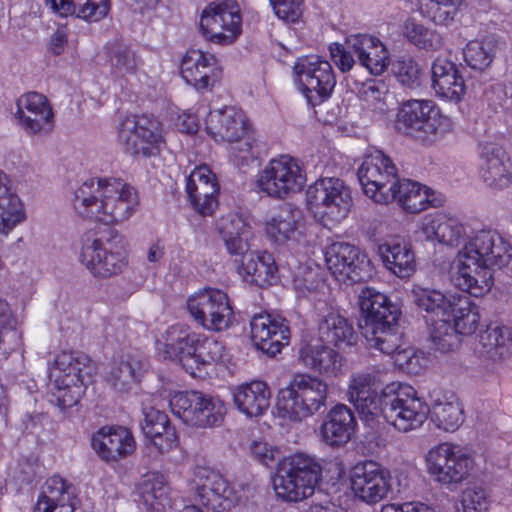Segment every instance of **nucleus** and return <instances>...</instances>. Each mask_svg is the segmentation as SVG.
Returning <instances> with one entry per match:
<instances>
[{
	"label": "nucleus",
	"instance_id": "nucleus-1",
	"mask_svg": "<svg viewBox=\"0 0 512 512\" xmlns=\"http://www.w3.org/2000/svg\"><path fill=\"white\" fill-rule=\"evenodd\" d=\"M512 259V245L496 230L481 229L459 250L450 266L453 284L474 297L493 285L492 267L502 268Z\"/></svg>",
	"mask_w": 512,
	"mask_h": 512
},
{
	"label": "nucleus",
	"instance_id": "nucleus-2",
	"mask_svg": "<svg viewBox=\"0 0 512 512\" xmlns=\"http://www.w3.org/2000/svg\"><path fill=\"white\" fill-rule=\"evenodd\" d=\"M357 175L365 195L375 203L396 200L405 211L413 214L440 205L430 188L409 179H399L396 166L381 151L367 155Z\"/></svg>",
	"mask_w": 512,
	"mask_h": 512
},
{
	"label": "nucleus",
	"instance_id": "nucleus-3",
	"mask_svg": "<svg viewBox=\"0 0 512 512\" xmlns=\"http://www.w3.org/2000/svg\"><path fill=\"white\" fill-rule=\"evenodd\" d=\"M75 211L82 217L116 224L128 220L139 200L136 190L120 178H90L74 192Z\"/></svg>",
	"mask_w": 512,
	"mask_h": 512
},
{
	"label": "nucleus",
	"instance_id": "nucleus-4",
	"mask_svg": "<svg viewBox=\"0 0 512 512\" xmlns=\"http://www.w3.org/2000/svg\"><path fill=\"white\" fill-rule=\"evenodd\" d=\"M95 367L91 359L80 352L57 355L50 371L49 401L61 410L76 405L85 392L86 381Z\"/></svg>",
	"mask_w": 512,
	"mask_h": 512
},
{
	"label": "nucleus",
	"instance_id": "nucleus-5",
	"mask_svg": "<svg viewBox=\"0 0 512 512\" xmlns=\"http://www.w3.org/2000/svg\"><path fill=\"white\" fill-rule=\"evenodd\" d=\"M321 478L322 467L316 458L298 452L278 463L273 488L279 500L298 503L314 495Z\"/></svg>",
	"mask_w": 512,
	"mask_h": 512
},
{
	"label": "nucleus",
	"instance_id": "nucleus-6",
	"mask_svg": "<svg viewBox=\"0 0 512 512\" xmlns=\"http://www.w3.org/2000/svg\"><path fill=\"white\" fill-rule=\"evenodd\" d=\"M396 129L423 144L432 145L453 130L449 117L431 100L411 99L402 103L396 121Z\"/></svg>",
	"mask_w": 512,
	"mask_h": 512
},
{
	"label": "nucleus",
	"instance_id": "nucleus-7",
	"mask_svg": "<svg viewBox=\"0 0 512 512\" xmlns=\"http://www.w3.org/2000/svg\"><path fill=\"white\" fill-rule=\"evenodd\" d=\"M279 395V416L289 421L300 422L325 408L328 384L318 376L299 373L293 376Z\"/></svg>",
	"mask_w": 512,
	"mask_h": 512
},
{
	"label": "nucleus",
	"instance_id": "nucleus-8",
	"mask_svg": "<svg viewBox=\"0 0 512 512\" xmlns=\"http://www.w3.org/2000/svg\"><path fill=\"white\" fill-rule=\"evenodd\" d=\"M80 261L95 277L118 275L128 265L126 241L117 231L108 228L92 240H85Z\"/></svg>",
	"mask_w": 512,
	"mask_h": 512
},
{
	"label": "nucleus",
	"instance_id": "nucleus-9",
	"mask_svg": "<svg viewBox=\"0 0 512 512\" xmlns=\"http://www.w3.org/2000/svg\"><path fill=\"white\" fill-rule=\"evenodd\" d=\"M478 306L466 296L457 295L450 316L436 320L430 327V339L441 353L455 351L461 344V336L472 335L478 328Z\"/></svg>",
	"mask_w": 512,
	"mask_h": 512
},
{
	"label": "nucleus",
	"instance_id": "nucleus-10",
	"mask_svg": "<svg viewBox=\"0 0 512 512\" xmlns=\"http://www.w3.org/2000/svg\"><path fill=\"white\" fill-rule=\"evenodd\" d=\"M169 406L183 423L202 429L220 426L227 413L225 402L218 396L197 390L175 393L170 398Z\"/></svg>",
	"mask_w": 512,
	"mask_h": 512
},
{
	"label": "nucleus",
	"instance_id": "nucleus-11",
	"mask_svg": "<svg viewBox=\"0 0 512 512\" xmlns=\"http://www.w3.org/2000/svg\"><path fill=\"white\" fill-rule=\"evenodd\" d=\"M118 141L124 152L135 159L157 156L164 144L163 125L157 117H126L118 128Z\"/></svg>",
	"mask_w": 512,
	"mask_h": 512
},
{
	"label": "nucleus",
	"instance_id": "nucleus-12",
	"mask_svg": "<svg viewBox=\"0 0 512 512\" xmlns=\"http://www.w3.org/2000/svg\"><path fill=\"white\" fill-rule=\"evenodd\" d=\"M429 414L428 405L411 386H386L382 390V416L400 432L419 428Z\"/></svg>",
	"mask_w": 512,
	"mask_h": 512
},
{
	"label": "nucleus",
	"instance_id": "nucleus-13",
	"mask_svg": "<svg viewBox=\"0 0 512 512\" xmlns=\"http://www.w3.org/2000/svg\"><path fill=\"white\" fill-rule=\"evenodd\" d=\"M307 203L325 225L340 223L347 218L353 205L350 188L343 180L321 178L306 191Z\"/></svg>",
	"mask_w": 512,
	"mask_h": 512
},
{
	"label": "nucleus",
	"instance_id": "nucleus-14",
	"mask_svg": "<svg viewBox=\"0 0 512 512\" xmlns=\"http://www.w3.org/2000/svg\"><path fill=\"white\" fill-rule=\"evenodd\" d=\"M186 305L194 321L207 331L223 332L234 323L235 316L230 298L221 289H201L189 296Z\"/></svg>",
	"mask_w": 512,
	"mask_h": 512
},
{
	"label": "nucleus",
	"instance_id": "nucleus-15",
	"mask_svg": "<svg viewBox=\"0 0 512 512\" xmlns=\"http://www.w3.org/2000/svg\"><path fill=\"white\" fill-rule=\"evenodd\" d=\"M293 72L295 84L311 106L331 96L336 77L329 61L317 55L300 57L294 63Z\"/></svg>",
	"mask_w": 512,
	"mask_h": 512
},
{
	"label": "nucleus",
	"instance_id": "nucleus-16",
	"mask_svg": "<svg viewBox=\"0 0 512 512\" xmlns=\"http://www.w3.org/2000/svg\"><path fill=\"white\" fill-rule=\"evenodd\" d=\"M305 183L306 174L299 161L286 154L270 159L256 181L259 191L274 199L301 191Z\"/></svg>",
	"mask_w": 512,
	"mask_h": 512
},
{
	"label": "nucleus",
	"instance_id": "nucleus-17",
	"mask_svg": "<svg viewBox=\"0 0 512 512\" xmlns=\"http://www.w3.org/2000/svg\"><path fill=\"white\" fill-rule=\"evenodd\" d=\"M426 462L433 479L448 486L467 479L474 466V460L465 448L447 442L430 449Z\"/></svg>",
	"mask_w": 512,
	"mask_h": 512
},
{
	"label": "nucleus",
	"instance_id": "nucleus-18",
	"mask_svg": "<svg viewBox=\"0 0 512 512\" xmlns=\"http://www.w3.org/2000/svg\"><path fill=\"white\" fill-rule=\"evenodd\" d=\"M201 30L210 42L230 45L241 34L242 15L236 0L209 4L202 12Z\"/></svg>",
	"mask_w": 512,
	"mask_h": 512
},
{
	"label": "nucleus",
	"instance_id": "nucleus-19",
	"mask_svg": "<svg viewBox=\"0 0 512 512\" xmlns=\"http://www.w3.org/2000/svg\"><path fill=\"white\" fill-rule=\"evenodd\" d=\"M391 473L382 464L365 460L350 470V484L354 496L368 505H375L388 497L392 489Z\"/></svg>",
	"mask_w": 512,
	"mask_h": 512
},
{
	"label": "nucleus",
	"instance_id": "nucleus-20",
	"mask_svg": "<svg viewBox=\"0 0 512 512\" xmlns=\"http://www.w3.org/2000/svg\"><path fill=\"white\" fill-rule=\"evenodd\" d=\"M192 486L200 503L215 512L230 510L237 501L234 488L217 471L209 467L194 469Z\"/></svg>",
	"mask_w": 512,
	"mask_h": 512
},
{
	"label": "nucleus",
	"instance_id": "nucleus-21",
	"mask_svg": "<svg viewBox=\"0 0 512 512\" xmlns=\"http://www.w3.org/2000/svg\"><path fill=\"white\" fill-rule=\"evenodd\" d=\"M15 119L29 136L49 135L55 127V115L48 98L32 91L21 95L16 101Z\"/></svg>",
	"mask_w": 512,
	"mask_h": 512
},
{
	"label": "nucleus",
	"instance_id": "nucleus-22",
	"mask_svg": "<svg viewBox=\"0 0 512 512\" xmlns=\"http://www.w3.org/2000/svg\"><path fill=\"white\" fill-rule=\"evenodd\" d=\"M324 256L328 270L339 281L360 282L369 276V260L354 245L332 243L326 248Z\"/></svg>",
	"mask_w": 512,
	"mask_h": 512
},
{
	"label": "nucleus",
	"instance_id": "nucleus-23",
	"mask_svg": "<svg viewBox=\"0 0 512 512\" xmlns=\"http://www.w3.org/2000/svg\"><path fill=\"white\" fill-rule=\"evenodd\" d=\"M251 339L256 348L275 356L289 344L290 328L285 318L277 314L261 313L250 322Z\"/></svg>",
	"mask_w": 512,
	"mask_h": 512
},
{
	"label": "nucleus",
	"instance_id": "nucleus-24",
	"mask_svg": "<svg viewBox=\"0 0 512 512\" xmlns=\"http://www.w3.org/2000/svg\"><path fill=\"white\" fill-rule=\"evenodd\" d=\"M219 185L206 165L193 169L186 179V193L193 209L202 216H212L218 207Z\"/></svg>",
	"mask_w": 512,
	"mask_h": 512
},
{
	"label": "nucleus",
	"instance_id": "nucleus-25",
	"mask_svg": "<svg viewBox=\"0 0 512 512\" xmlns=\"http://www.w3.org/2000/svg\"><path fill=\"white\" fill-rule=\"evenodd\" d=\"M480 176L483 182L497 190L512 185V163L505 149L497 143L480 146Z\"/></svg>",
	"mask_w": 512,
	"mask_h": 512
},
{
	"label": "nucleus",
	"instance_id": "nucleus-26",
	"mask_svg": "<svg viewBox=\"0 0 512 512\" xmlns=\"http://www.w3.org/2000/svg\"><path fill=\"white\" fill-rule=\"evenodd\" d=\"M200 342L201 334L192 331L189 326L181 323L172 325L163 335L164 358L180 361L191 375H195L191 362Z\"/></svg>",
	"mask_w": 512,
	"mask_h": 512
},
{
	"label": "nucleus",
	"instance_id": "nucleus-27",
	"mask_svg": "<svg viewBox=\"0 0 512 512\" xmlns=\"http://www.w3.org/2000/svg\"><path fill=\"white\" fill-rule=\"evenodd\" d=\"M299 361L305 368L326 379L338 378L345 373V358L327 344L303 345L299 350Z\"/></svg>",
	"mask_w": 512,
	"mask_h": 512
},
{
	"label": "nucleus",
	"instance_id": "nucleus-28",
	"mask_svg": "<svg viewBox=\"0 0 512 512\" xmlns=\"http://www.w3.org/2000/svg\"><path fill=\"white\" fill-rule=\"evenodd\" d=\"M220 74L221 70L213 54L190 49L182 59L181 75L196 90H204L213 86Z\"/></svg>",
	"mask_w": 512,
	"mask_h": 512
},
{
	"label": "nucleus",
	"instance_id": "nucleus-29",
	"mask_svg": "<svg viewBox=\"0 0 512 512\" xmlns=\"http://www.w3.org/2000/svg\"><path fill=\"white\" fill-rule=\"evenodd\" d=\"M75 489L66 479L54 475L42 485L34 512H74Z\"/></svg>",
	"mask_w": 512,
	"mask_h": 512
},
{
	"label": "nucleus",
	"instance_id": "nucleus-30",
	"mask_svg": "<svg viewBox=\"0 0 512 512\" xmlns=\"http://www.w3.org/2000/svg\"><path fill=\"white\" fill-rule=\"evenodd\" d=\"M92 447L104 461H117L132 454L136 444L125 427H103L92 437Z\"/></svg>",
	"mask_w": 512,
	"mask_h": 512
},
{
	"label": "nucleus",
	"instance_id": "nucleus-31",
	"mask_svg": "<svg viewBox=\"0 0 512 512\" xmlns=\"http://www.w3.org/2000/svg\"><path fill=\"white\" fill-rule=\"evenodd\" d=\"M348 48L353 51L361 66L372 75H381L389 66L390 54L378 38L368 34L350 35Z\"/></svg>",
	"mask_w": 512,
	"mask_h": 512
},
{
	"label": "nucleus",
	"instance_id": "nucleus-32",
	"mask_svg": "<svg viewBox=\"0 0 512 512\" xmlns=\"http://www.w3.org/2000/svg\"><path fill=\"white\" fill-rule=\"evenodd\" d=\"M421 230L427 240H436L448 246L460 245L467 236L465 225L458 218L444 212L425 215Z\"/></svg>",
	"mask_w": 512,
	"mask_h": 512
},
{
	"label": "nucleus",
	"instance_id": "nucleus-33",
	"mask_svg": "<svg viewBox=\"0 0 512 512\" xmlns=\"http://www.w3.org/2000/svg\"><path fill=\"white\" fill-rule=\"evenodd\" d=\"M378 252L385 268L395 276L404 279L415 272V253L404 239H388L378 246Z\"/></svg>",
	"mask_w": 512,
	"mask_h": 512
},
{
	"label": "nucleus",
	"instance_id": "nucleus-34",
	"mask_svg": "<svg viewBox=\"0 0 512 512\" xmlns=\"http://www.w3.org/2000/svg\"><path fill=\"white\" fill-rule=\"evenodd\" d=\"M396 314H388L386 320L379 324H360V329L367 344L384 354L397 355L401 351L402 333L398 326Z\"/></svg>",
	"mask_w": 512,
	"mask_h": 512
},
{
	"label": "nucleus",
	"instance_id": "nucleus-35",
	"mask_svg": "<svg viewBox=\"0 0 512 512\" xmlns=\"http://www.w3.org/2000/svg\"><path fill=\"white\" fill-rule=\"evenodd\" d=\"M206 130L216 141H234L248 130L244 113L235 107L211 111L206 118Z\"/></svg>",
	"mask_w": 512,
	"mask_h": 512
},
{
	"label": "nucleus",
	"instance_id": "nucleus-36",
	"mask_svg": "<svg viewBox=\"0 0 512 512\" xmlns=\"http://www.w3.org/2000/svg\"><path fill=\"white\" fill-rule=\"evenodd\" d=\"M431 72L432 88L439 97L454 102L461 100L465 83L455 63L438 57L432 64Z\"/></svg>",
	"mask_w": 512,
	"mask_h": 512
},
{
	"label": "nucleus",
	"instance_id": "nucleus-37",
	"mask_svg": "<svg viewBox=\"0 0 512 512\" xmlns=\"http://www.w3.org/2000/svg\"><path fill=\"white\" fill-rule=\"evenodd\" d=\"M271 390L266 382L254 380L233 390L236 408L248 417L262 416L270 406Z\"/></svg>",
	"mask_w": 512,
	"mask_h": 512
},
{
	"label": "nucleus",
	"instance_id": "nucleus-38",
	"mask_svg": "<svg viewBox=\"0 0 512 512\" xmlns=\"http://www.w3.org/2000/svg\"><path fill=\"white\" fill-rule=\"evenodd\" d=\"M141 428L160 453L171 450L177 443V434L164 412L154 407L143 408Z\"/></svg>",
	"mask_w": 512,
	"mask_h": 512
},
{
	"label": "nucleus",
	"instance_id": "nucleus-39",
	"mask_svg": "<svg viewBox=\"0 0 512 512\" xmlns=\"http://www.w3.org/2000/svg\"><path fill=\"white\" fill-rule=\"evenodd\" d=\"M318 337L323 344L338 349L354 346L357 334L346 317L336 311H329L318 322Z\"/></svg>",
	"mask_w": 512,
	"mask_h": 512
},
{
	"label": "nucleus",
	"instance_id": "nucleus-40",
	"mask_svg": "<svg viewBox=\"0 0 512 512\" xmlns=\"http://www.w3.org/2000/svg\"><path fill=\"white\" fill-rule=\"evenodd\" d=\"M302 218L301 211L291 204H283L266 222L265 230L275 243L285 244L298 241L301 236L299 223Z\"/></svg>",
	"mask_w": 512,
	"mask_h": 512
},
{
	"label": "nucleus",
	"instance_id": "nucleus-41",
	"mask_svg": "<svg viewBox=\"0 0 512 512\" xmlns=\"http://www.w3.org/2000/svg\"><path fill=\"white\" fill-rule=\"evenodd\" d=\"M356 427L352 411L344 404H338L331 409L327 420L322 424L323 440L330 446L346 444Z\"/></svg>",
	"mask_w": 512,
	"mask_h": 512
},
{
	"label": "nucleus",
	"instance_id": "nucleus-42",
	"mask_svg": "<svg viewBox=\"0 0 512 512\" xmlns=\"http://www.w3.org/2000/svg\"><path fill=\"white\" fill-rule=\"evenodd\" d=\"M26 218L24 205L11 187L8 175L0 171V234H9Z\"/></svg>",
	"mask_w": 512,
	"mask_h": 512
},
{
	"label": "nucleus",
	"instance_id": "nucleus-43",
	"mask_svg": "<svg viewBox=\"0 0 512 512\" xmlns=\"http://www.w3.org/2000/svg\"><path fill=\"white\" fill-rule=\"evenodd\" d=\"M217 229L231 255H241L248 251L250 225L243 215L237 212L223 215L217 221Z\"/></svg>",
	"mask_w": 512,
	"mask_h": 512
},
{
	"label": "nucleus",
	"instance_id": "nucleus-44",
	"mask_svg": "<svg viewBox=\"0 0 512 512\" xmlns=\"http://www.w3.org/2000/svg\"><path fill=\"white\" fill-rule=\"evenodd\" d=\"M138 491L148 512H165L172 505L171 487L163 474H148L139 484Z\"/></svg>",
	"mask_w": 512,
	"mask_h": 512
},
{
	"label": "nucleus",
	"instance_id": "nucleus-45",
	"mask_svg": "<svg viewBox=\"0 0 512 512\" xmlns=\"http://www.w3.org/2000/svg\"><path fill=\"white\" fill-rule=\"evenodd\" d=\"M239 272L251 283L260 287L272 285L276 281L277 266L272 254L268 252H244Z\"/></svg>",
	"mask_w": 512,
	"mask_h": 512
},
{
	"label": "nucleus",
	"instance_id": "nucleus-46",
	"mask_svg": "<svg viewBox=\"0 0 512 512\" xmlns=\"http://www.w3.org/2000/svg\"><path fill=\"white\" fill-rule=\"evenodd\" d=\"M457 293L444 294L440 290L414 286L412 289L413 302L427 313L432 323L436 320L450 316L453 303L457 300Z\"/></svg>",
	"mask_w": 512,
	"mask_h": 512
},
{
	"label": "nucleus",
	"instance_id": "nucleus-47",
	"mask_svg": "<svg viewBox=\"0 0 512 512\" xmlns=\"http://www.w3.org/2000/svg\"><path fill=\"white\" fill-rule=\"evenodd\" d=\"M359 307L363 315L360 324H379L386 320L388 314H396L399 318L400 311L392 304L388 297L371 287H364L359 293Z\"/></svg>",
	"mask_w": 512,
	"mask_h": 512
},
{
	"label": "nucleus",
	"instance_id": "nucleus-48",
	"mask_svg": "<svg viewBox=\"0 0 512 512\" xmlns=\"http://www.w3.org/2000/svg\"><path fill=\"white\" fill-rule=\"evenodd\" d=\"M144 371V358L139 354H127L113 362L107 381L116 391H127L140 380Z\"/></svg>",
	"mask_w": 512,
	"mask_h": 512
},
{
	"label": "nucleus",
	"instance_id": "nucleus-49",
	"mask_svg": "<svg viewBox=\"0 0 512 512\" xmlns=\"http://www.w3.org/2000/svg\"><path fill=\"white\" fill-rule=\"evenodd\" d=\"M478 352L492 361L503 360L512 354V337L504 326H488L480 334Z\"/></svg>",
	"mask_w": 512,
	"mask_h": 512
},
{
	"label": "nucleus",
	"instance_id": "nucleus-50",
	"mask_svg": "<svg viewBox=\"0 0 512 512\" xmlns=\"http://www.w3.org/2000/svg\"><path fill=\"white\" fill-rule=\"evenodd\" d=\"M500 44L496 35L470 41L463 49L464 61L470 68L482 71L490 66Z\"/></svg>",
	"mask_w": 512,
	"mask_h": 512
},
{
	"label": "nucleus",
	"instance_id": "nucleus-51",
	"mask_svg": "<svg viewBox=\"0 0 512 512\" xmlns=\"http://www.w3.org/2000/svg\"><path fill=\"white\" fill-rule=\"evenodd\" d=\"M23 347V331L18 327L7 301L0 299V350L3 354H10Z\"/></svg>",
	"mask_w": 512,
	"mask_h": 512
},
{
	"label": "nucleus",
	"instance_id": "nucleus-52",
	"mask_svg": "<svg viewBox=\"0 0 512 512\" xmlns=\"http://www.w3.org/2000/svg\"><path fill=\"white\" fill-rule=\"evenodd\" d=\"M403 35L409 43L426 52L439 51L445 45L444 38L438 31L413 19L405 22Z\"/></svg>",
	"mask_w": 512,
	"mask_h": 512
},
{
	"label": "nucleus",
	"instance_id": "nucleus-53",
	"mask_svg": "<svg viewBox=\"0 0 512 512\" xmlns=\"http://www.w3.org/2000/svg\"><path fill=\"white\" fill-rule=\"evenodd\" d=\"M432 420L437 427L447 432H454L463 423V409L457 399L436 401L432 407Z\"/></svg>",
	"mask_w": 512,
	"mask_h": 512
},
{
	"label": "nucleus",
	"instance_id": "nucleus-54",
	"mask_svg": "<svg viewBox=\"0 0 512 512\" xmlns=\"http://www.w3.org/2000/svg\"><path fill=\"white\" fill-rule=\"evenodd\" d=\"M376 374L377 372L372 369L355 373L351 376L348 387V399L355 407L362 403L364 398H369L377 392Z\"/></svg>",
	"mask_w": 512,
	"mask_h": 512
},
{
	"label": "nucleus",
	"instance_id": "nucleus-55",
	"mask_svg": "<svg viewBox=\"0 0 512 512\" xmlns=\"http://www.w3.org/2000/svg\"><path fill=\"white\" fill-rule=\"evenodd\" d=\"M388 87L382 80L371 79L362 84L359 97L366 106L378 114H384L389 107L386 103Z\"/></svg>",
	"mask_w": 512,
	"mask_h": 512
},
{
	"label": "nucleus",
	"instance_id": "nucleus-56",
	"mask_svg": "<svg viewBox=\"0 0 512 512\" xmlns=\"http://www.w3.org/2000/svg\"><path fill=\"white\" fill-rule=\"evenodd\" d=\"M109 62L115 76L134 74L138 67L135 53L128 46L122 44L114 45L110 49Z\"/></svg>",
	"mask_w": 512,
	"mask_h": 512
},
{
	"label": "nucleus",
	"instance_id": "nucleus-57",
	"mask_svg": "<svg viewBox=\"0 0 512 512\" xmlns=\"http://www.w3.org/2000/svg\"><path fill=\"white\" fill-rule=\"evenodd\" d=\"M224 353L225 347L221 342L201 334V342L197 345V351H195L191 363L200 370V366L223 361Z\"/></svg>",
	"mask_w": 512,
	"mask_h": 512
},
{
	"label": "nucleus",
	"instance_id": "nucleus-58",
	"mask_svg": "<svg viewBox=\"0 0 512 512\" xmlns=\"http://www.w3.org/2000/svg\"><path fill=\"white\" fill-rule=\"evenodd\" d=\"M431 20L435 25L449 27L453 25L464 0H430Z\"/></svg>",
	"mask_w": 512,
	"mask_h": 512
},
{
	"label": "nucleus",
	"instance_id": "nucleus-59",
	"mask_svg": "<svg viewBox=\"0 0 512 512\" xmlns=\"http://www.w3.org/2000/svg\"><path fill=\"white\" fill-rule=\"evenodd\" d=\"M392 72L404 86L414 88L420 84V68L411 57H401L392 63Z\"/></svg>",
	"mask_w": 512,
	"mask_h": 512
},
{
	"label": "nucleus",
	"instance_id": "nucleus-60",
	"mask_svg": "<svg viewBox=\"0 0 512 512\" xmlns=\"http://www.w3.org/2000/svg\"><path fill=\"white\" fill-rule=\"evenodd\" d=\"M78 6V18L88 22L103 19L110 9L109 0H74Z\"/></svg>",
	"mask_w": 512,
	"mask_h": 512
},
{
	"label": "nucleus",
	"instance_id": "nucleus-61",
	"mask_svg": "<svg viewBox=\"0 0 512 512\" xmlns=\"http://www.w3.org/2000/svg\"><path fill=\"white\" fill-rule=\"evenodd\" d=\"M463 512H486L490 505L487 492L481 487L467 488L461 497Z\"/></svg>",
	"mask_w": 512,
	"mask_h": 512
},
{
	"label": "nucleus",
	"instance_id": "nucleus-62",
	"mask_svg": "<svg viewBox=\"0 0 512 512\" xmlns=\"http://www.w3.org/2000/svg\"><path fill=\"white\" fill-rule=\"evenodd\" d=\"M275 15L287 22L296 23L303 13V0H269Z\"/></svg>",
	"mask_w": 512,
	"mask_h": 512
},
{
	"label": "nucleus",
	"instance_id": "nucleus-63",
	"mask_svg": "<svg viewBox=\"0 0 512 512\" xmlns=\"http://www.w3.org/2000/svg\"><path fill=\"white\" fill-rule=\"evenodd\" d=\"M422 358L413 348H404L398 351L395 362L399 367L410 374H419L423 368Z\"/></svg>",
	"mask_w": 512,
	"mask_h": 512
},
{
	"label": "nucleus",
	"instance_id": "nucleus-64",
	"mask_svg": "<svg viewBox=\"0 0 512 512\" xmlns=\"http://www.w3.org/2000/svg\"><path fill=\"white\" fill-rule=\"evenodd\" d=\"M230 143V153L236 159L242 162H247L254 158L253 144L254 137L249 129L245 131V134L234 141H228Z\"/></svg>",
	"mask_w": 512,
	"mask_h": 512
}]
</instances>
